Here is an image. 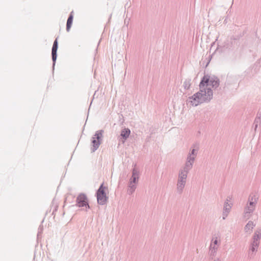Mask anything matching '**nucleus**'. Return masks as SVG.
I'll list each match as a JSON object with an SVG mask.
<instances>
[{
	"label": "nucleus",
	"instance_id": "nucleus-15",
	"mask_svg": "<svg viewBox=\"0 0 261 261\" xmlns=\"http://www.w3.org/2000/svg\"><path fill=\"white\" fill-rule=\"evenodd\" d=\"M187 177V172H181L179 174L178 181L181 182L185 183L186 179Z\"/></svg>",
	"mask_w": 261,
	"mask_h": 261
},
{
	"label": "nucleus",
	"instance_id": "nucleus-10",
	"mask_svg": "<svg viewBox=\"0 0 261 261\" xmlns=\"http://www.w3.org/2000/svg\"><path fill=\"white\" fill-rule=\"evenodd\" d=\"M194 151H195V149H193V150L192 151V153L188 157V162L186 164L187 167H188L189 168L191 167L192 163L194 161V156H195Z\"/></svg>",
	"mask_w": 261,
	"mask_h": 261
},
{
	"label": "nucleus",
	"instance_id": "nucleus-4",
	"mask_svg": "<svg viewBox=\"0 0 261 261\" xmlns=\"http://www.w3.org/2000/svg\"><path fill=\"white\" fill-rule=\"evenodd\" d=\"M199 94H195L192 96L189 97L188 102L192 106H197L199 104L203 102V100L201 99L200 97L198 95Z\"/></svg>",
	"mask_w": 261,
	"mask_h": 261
},
{
	"label": "nucleus",
	"instance_id": "nucleus-11",
	"mask_svg": "<svg viewBox=\"0 0 261 261\" xmlns=\"http://www.w3.org/2000/svg\"><path fill=\"white\" fill-rule=\"evenodd\" d=\"M256 201H250L247 208L246 209V213H251L253 211L255 208Z\"/></svg>",
	"mask_w": 261,
	"mask_h": 261
},
{
	"label": "nucleus",
	"instance_id": "nucleus-17",
	"mask_svg": "<svg viewBox=\"0 0 261 261\" xmlns=\"http://www.w3.org/2000/svg\"><path fill=\"white\" fill-rule=\"evenodd\" d=\"M228 207H229V206L228 205H227V204H226V205H225V207L226 209H227V208H228V209H229V207H228Z\"/></svg>",
	"mask_w": 261,
	"mask_h": 261
},
{
	"label": "nucleus",
	"instance_id": "nucleus-1",
	"mask_svg": "<svg viewBox=\"0 0 261 261\" xmlns=\"http://www.w3.org/2000/svg\"><path fill=\"white\" fill-rule=\"evenodd\" d=\"M218 85L217 81L211 79L208 75H205L199 84L200 91L196 94H199L198 95L203 102L208 101L212 98L211 88Z\"/></svg>",
	"mask_w": 261,
	"mask_h": 261
},
{
	"label": "nucleus",
	"instance_id": "nucleus-13",
	"mask_svg": "<svg viewBox=\"0 0 261 261\" xmlns=\"http://www.w3.org/2000/svg\"><path fill=\"white\" fill-rule=\"evenodd\" d=\"M73 16L72 14V12H71L69 17L68 18L67 21V28L66 29H67V31H69V30L71 27L72 21H73Z\"/></svg>",
	"mask_w": 261,
	"mask_h": 261
},
{
	"label": "nucleus",
	"instance_id": "nucleus-16",
	"mask_svg": "<svg viewBox=\"0 0 261 261\" xmlns=\"http://www.w3.org/2000/svg\"><path fill=\"white\" fill-rule=\"evenodd\" d=\"M185 184V183H184L183 182H181L178 181L177 184V188L180 190H181L184 187Z\"/></svg>",
	"mask_w": 261,
	"mask_h": 261
},
{
	"label": "nucleus",
	"instance_id": "nucleus-9",
	"mask_svg": "<svg viewBox=\"0 0 261 261\" xmlns=\"http://www.w3.org/2000/svg\"><path fill=\"white\" fill-rule=\"evenodd\" d=\"M220 241L219 237H216L213 239L212 242L211 244V249H213L214 251L217 249L218 243Z\"/></svg>",
	"mask_w": 261,
	"mask_h": 261
},
{
	"label": "nucleus",
	"instance_id": "nucleus-6",
	"mask_svg": "<svg viewBox=\"0 0 261 261\" xmlns=\"http://www.w3.org/2000/svg\"><path fill=\"white\" fill-rule=\"evenodd\" d=\"M76 202L77 205L79 207H89L86 196L84 194H81L77 197Z\"/></svg>",
	"mask_w": 261,
	"mask_h": 261
},
{
	"label": "nucleus",
	"instance_id": "nucleus-19",
	"mask_svg": "<svg viewBox=\"0 0 261 261\" xmlns=\"http://www.w3.org/2000/svg\"><path fill=\"white\" fill-rule=\"evenodd\" d=\"M228 207H229V206L228 205H227V204H226V205H225V207L226 209H227V208H228V209H229V207H228Z\"/></svg>",
	"mask_w": 261,
	"mask_h": 261
},
{
	"label": "nucleus",
	"instance_id": "nucleus-5",
	"mask_svg": "<svg viewBox=\"0 0 261 261\" xmlns=\"http://www.w3.org/2000/svg\"><path fill=\"white\" fill-rule=\"evenodd\" d=\"M102 136L101 133H97L93 138L92 144V151H95L99 147L100 144V138Z\"/></svg>",
	"mask_w": 261,
	"mask_h": 261
},
{
	"label": "nucleus",
	"instance_id": "nucleus-12",
	"mask_svg": "<svg viewBox=\"0 0 261 261\" xmlns=\"http://www.w3.org/2000/svg\"><path fill=\"white\" fill-rule=\"evenodd\" d=\"M254 226V224L252 222H249L245 227V230L247 233H250L253 227Z\"/></svg>",
	"mask_w": 261,
	"mask_h": 261
},
{
	"label": "nucleus",
	"instance_id": "nucleus-2",
	"mask_svg": "<svg viewBox=\"0 0 261 261\" xmlns=\"http://www.w3.org/2000/svg\"><path fill=\"white\" fill-rule=\"evenodd\" d=\"M108 189L104 186L103 184H101L97 192V200L100 204H104L107 202L108 197Z\"/></svg>",
	"mask_w": 261,
	"mask_h": 261
},
{
	"label": "nucleus",
	"instance_id": "nucleus-14",
	"mask_svg": "<svg viewBox=\"0 0 261 261\" xmlns=\"http://www.w3.org/2000/svg\"><path fill=\"white\" fill-rule=\"evenodd\" d=\"M130 134V130L128 128L123 129L121 133V136L124 139H126L128 137Z\"/></svg>",
	"mask_w": 261,
	"mask_h": 261
},
{
	"label": "nucleus",
	"instance_id": "nucleus-18",
	"mask_svg": "<svg viewBox=\"0 0 261 261\" xmlns=\"http://www.w3.org/2000/svg\"><path fill=\"white\" fill-rule=\"evenodd\" d=\"M228 207H229V206L228 205H227V204H226V205H225V207L226 209H227V208H228V209H229V207H228Z\"/></svg>",
	"mask_w": 261,
	"mask_h": 261
},
{
	"label": "nucleus",
	"instance_id": "nucleus-3",
	"mask_svg": "<svg viewBox=\"0 0 261 261\" xmlns=\"http://www.w3.org/2000/svg\"><path fill=\"white\" fill-rule=\"evenodd\" d=\"M261 237V229H257L254 233L253 238V242L251 244V249L254 251L258 246L259 240Z\"/></svg>",
	"mask_w": 261,
	"mask_h": 261
},
{
	"label": "nucleus",
	"instance_id": "nucleus-8",
	"mask_svg": "<svg viewBox=\"0 0 261 261\" xmlns=\"http://www.w3.org/2000/svg\"><path fill=\"white\" fill-rule=\"evenodd\" d=\"M58 49V41L56 39L54 42L53 46L52 48V58L53 60L55 62L57 59V51Z\"/></svg>",
	"mask_w": 261,
	"mask_h": 261
},
{
	"label": "nucleus",
	"instance_id": "nucleus-7",
	"mask_svg": "<svg viewBox=\"0 0 261 261\" xmlns=\"http://www.w3.org/2000/svg\"><path fill=\"white\" fill-rule=\"evenodd\" d=\"M139 178V173L138 171L134 169L133 172V175L132 177L130 179V182H129V187L133 189V190H134L136 184L137 183L138 180Z\"/></svg>",
	"mask_w": 261,
	"mask_h": 261
}]
</instances>
